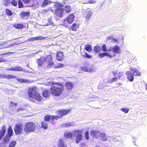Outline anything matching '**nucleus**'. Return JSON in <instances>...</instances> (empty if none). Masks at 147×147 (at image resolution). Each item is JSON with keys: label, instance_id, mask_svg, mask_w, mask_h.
I'll return each mask as SVG.
<instances>
[{"label": "nucleus", "instance_id": "nucleus-39", "mask_svg": "<svg viewBox=\"0 0 147 147\" xmlns=\"http://www.w3.org/2000/svg\"><path fill=\"white\" fill-rule=\"evenodd\" d=\"M2 2L4 5L7 6L9 4L10 0H3Z\"/></svg>", "mask_w": 147, "mask_h": 147}, {"label": "nucleus", "instance_id": "nucleus-38", "mask_svg": "<svg viewBox=\"0 0 147 147\" xmlns=\"http://www.w3.org/2000/svg\"><path fill=\"white\" fill-rule=\"evenodd\" d=\"M42 127L45 129H47L48 128V124L47 123L45 122H42Z\"/></svg>", "mask_w": 147, "mask_h": 147}, {"label": "nucleus", "instance_id": "nucleus-43", "mask_svg": "<svg viewBox=\"0 0 147 147\" xmlns=\"http://www.w3.org/2000/svg\"><path fill=\"white\" fill-rule=\"evenodd\" d=\"M97 1L95 0H89L88 2L84 3V4H94L96 3Z\"/></svg>", "mask_w": 147, "mask_h": 147}, {"label": "nucleus", "instance_id": "nucleus-26", "mask_svg": "<svg viewBox=\"0 0 147 147\" xmlns=\"http://www.w3.org/2000/svg\"><path fill=\"white\" fill-rule=\"evenodd\" d=\"M7 132L8 134L7 135L11 137V136H12L13 131L12 128L11 126H9V128L7 129Z\"/></svg>", "mask_w": 147, "mask_h": 147}, {"label": "nucleus", "instance_id": "nucleus-20", "mask_svg": "<svg viewBox=\"0 0 147 147\" xmlns=\"http://www.w3.org/2000/svg\"><path fill=\"white\" fill-rule=\"evenodd\" d=\"M63 55L62 52L60 51L58 52L57 53V59L58 61H61L63 59Z\"/></svg>", "mask_w": 147, "mask_h": 147}, {"label": "nucleus", "instance_id": "nucleus-22", "mask_svg": "<svg viewBox=\"0 0 147 147\" xmlns=\"http://www.w3.org/2000/svg\"><path fill=\"white\" fill-rule=\"evenodd\" d=\"M58 146L59 147H66V145L64 144V141L62 139H60L58 142Z\"/></svg>", "mask_w": 147, "mask_h": 147}, {"label": "nucleus", "instance_id": "nucleus-53", "mask_svg": "<svg viewBox=\"0 0 147 147\" xmlns=\"http://www.w3.org/2000/svg\"><path fill=\"white\" fill-rule=\"evenodd\" d=\"M121 110L125 113H127L128 112L129 110L128 109L125 108H123L121 109Z\"/></svg>", "mask_w": 147, "mask_h": 147}, {"label": "nucleus", "instance_id": "nucleus-16", "mask_svg": "<svg viewBox=\"0 0 147 147\" xmlns=\"http://www.w3.org/2000/svg\"><path fill=\"white\" fill-rule=\"evenodd\" d=\"M74 85V84L70 82H67L65 84V88L68 90H71L73 88Z\"/></svg>", "mask_w": 147, "mask_h": 147}, {"label": "nucleus", "instance_id": "nucleus-47", "mask_svg": "<svg viewBox=\"0 0 147 147\" xmlns=\"http://www.w3.org/2000/svg\"><path fill=\"white\" fill-rule=\"evenodd\" d=\"M18 4L19 7V8H21L23 7V4L22 1L21 0H19Z\"/></svg>", "mask_w": 147, "mask_h": 147}, {"label": "nucleus", "instance_id": "nucleus-24", "mask_svg": "<svg viewBox=\"0 0 147 147\" xmlns=\"http://www.w3.org/2000/svg\"><path fill=\"white\" fill-rule=\"evenodd\" d=\"M79 24H78L74 23L71 27V29L73 31H76L79 28Z\"/></svg>", "mask_w": 147, "mask_h": 147}, {"label": "nucleus", "instance_id": "nucleus-1", "mask_svg": "<svg viewBox=\"0 0 147 147\" xmlns=\"http://www.w3.org/2000/svg\"><path fill=\"white\" fill-rule=\"evenodd\" d=\"M53 85L51 86V92L52 94L55 96H59L61 95L64 91V86L62 83L56 82L52 83Z\"/></svg>", "mask_w": 147, "mask_h": 147}, {"label": "nucleus", "instance_id": "nucleus-13", "mask_svg": "<svg viewBox=\"0 0 147 147\" xmlns=\"http://www.w3.org/2000/svg\"><path fill=\"white\" fill-rule=\"evenodd\" d=\"M100 132L98 130H92L90 131V134L93 138H98L100 137Z\"/></svg>", "mask_w": 147, "mask_h": 147}, {"label": "nucleus", "instance_id": "nucleus-17", "mask_svg": "<svg viewBox=\"0 0 147 147\" xmlns=\"http://www.w3.org/2000/svg\"><path fill=\"white\" fill-rule=\"evenodd\" d=\"M112 50L114 53H119L121 52V50L119 47L117 45L114 46L112 47Z\"/></svg>", "mask_w": 147, "mask_h": 147}, {"label": "nucleus", "instance_id": "nucleus-35", "mask_svg": "<svg viewBox=\"0 0 147 147\" xmlns=\"http://www.w3.org/2000/svg\"><path fill=\"white\" fill-rule=\"evenodd\" d=\"M65 137L69 138H71L73 136H74V134H73V131L71 133H69L65 135Z\"/></svg>", "mask_w": 147, "mask_h": 147}, {"label": "nucleus", "instance_id": "nucleus-27", "mask_svg": "<svg viewBox=\"0 0 147 147\" xmlns=\"http://www.w3.org/2000/svg\"><path fill=\"white\" fill-rule=\"evenodd\" d=\"M87 14L86 16V18L88 20L90 18V17L92 16L93 12H92V10H90L88 11V12H86Z\"/></svg>", "mask_w": 147, "mask_h": 147}, {"label": "nucleus", "instance_id": "nucleus-44", "mask_svg": "<svg viewBox=\"0 0 147 147\" xmlns=\"http://www.w3.org/2000/svg\"><path fill=\"white\" fill-rule=\"evenodd\" d=\"M117 77H114L109 81V83H112L113 82L117 81Z\"/></svg>", "mask_w": 147, "mask_h": 147}, {"label": "nucleus", "instance_id": "nucleus-12", "mask_svg": "<svg viewBox=\"0 0 147 147\" xmlns=\"http://www.w3.org/2000/svg\"><path fill=\"white\" fill-rule=\"evenodd\" d=\"M8 41H5L4 42L1 43H0V45L2 46L1 48H10L12 47L13 46L17 45V44L15 42L13 43V44L11 45L8 44Z\"/></svg>", "mask_w": 147, "mask_h": 147}, {"label": "nucleus", "instance_id": "nucleus-4", "mask_svg": "<svg viewBox=\"0 0 147 147\" xmlns=\"http://www.w3.org/2000/svg\"><path fill=\"white\" fill-rule=\"evenodd\" d=\"M42 97L38 93L36 94L32 98H30L29 100L38 104H40L42 102Z\"/></svg>", "mask_w": 147, "mask_h": 147}, {"label": "nucleus", "instance_id": "nucleus-21", "mask_svg": "<svg viewBox=\"0 0 147 147\" xmlns=\"http://www.w3.org/2000/svg\"><path fill=\"white\" fill-rule=\"evenodd\" d=\"M100 137L101 140L103 141H105L107 140V138L106 135L104 133H100Z\"/></svg>", "mask_w": 147, "mask_h": 147}, {"label": "nucleus", "instance_id": "nucleus-46", "mask_svg": "<svg viewBox=\"0 0 147 147\" xmlns=\"http://www.w3.org/2000/svg\"><path fill=\"white\" fill-rule=\"evenodd\" d=\"M35 40H43L45 39V38L42 36H38L37 37H35Z\"/></svg>", "mask_w": 147, "mask_h": 147}, {"label": "nucleus", "instance_id": "nucleus-61", "mask_svg": "<svg viewBox=\"0 0 147 147\" xmlns=\"http://www.w3.org/2000/svg\"><path fill=\"white\" fill-rule=\"evenodd\" d=\"M47 57L49 59H51L52 58V57L51 55H48L47 56Z\"/></svg>", "mask_w": 147, "mask_h": 147}, {"label": "nucleus", "instance_id": "nucleus-59", "mask_svg": "<svg viewBox=\"0 0 147 147\" xmlns=\"http://www.w3.org/2000/svg\"><path fill=\"white\" fill-rule=\"evenodd\" d=\"M13 105H14V107H15L17 105V104L16 103L14 104L13 103L11 102L10 104V107L13 106Z\"/></svg>", "mask_w": 147, "mask_h": 147}, {"label": "nucleus", "instance_id": "nucleus-34", "mask_svg": "<svg viewBox=\"0 0 147 147\" xmlns=\"http://www.w3.org/2000/svg\"><path fill=\"white\" fill-rule=\"evenodd\" d=\"M48 22L47 24H45V26H47L50 25H52L53 26L55 25V24L52 22L51 19H48Z\"/></svg>", "mask_w": 147, "mask_h": 147}, {"label": "nucleus", "instance_id": "nucleus-31", "mask_svg": "<svg viewBox=\"0 0 147 147\" xmlns=\"http://www.w3.org/2000/svg\"><path fill=\"white\" fill-rule=\"evenodd\" d=\"M85 49L86 50L90 53L92 51V47L90 45H86L85 47Z\"/></svg>", "mask_w": 147, "mask_h": 147}, {"label": "nucleus", "instance_id": "nucleus-40", "mask_svg": "<svg viewBox=\"0 0 147 147\" xmlns=\"http://www.w3.org/2000/svg\"><path fill=\"white\" fill-rule=\"evenodd\" d=\"M48 0H44V1L42 2V6L43 7H46L48 4Z\"/></svg>", "mask_w": 147, "mask_h": 147}, {"label": "nucleus", "instance_id": "nucleus-5", "mask_svg": "<svg viewBox=\"0 0 147 147\" xmlns=\"http://www.w3.org/2000/svg\"><path fill=\"white\" fill-rule=\"evenodd\" d=\"M60 4L56 3L54 5L55 11L54 13L59 17H62L64 14V10L60 6Z\"/></svg>", "mask_w": 147, "mask_h": 147}, {"label": "nucleus", "instance_id": "nucleus-18", "mask_svg": "<svg viewBox=\"0 0 147 147\" xmlns=\"http://www.w3.org/2000/svg\"><path fill=\"white\" fill-rule=\"evenodd\" d=\"M46 61V58L44 57H42L39 59H37V62L38 65L41 66Z\"/></svg>", "mask_w": 147, "mask_h": 147}, {"label": "nucleus", "instance_id": "nucleus-6", "mask_svg": "<svg viewBox=\"0 0 147 147\" xmlns=\"http://www.w3.org/2000/svg\"><path fill=\"white\" fill-rule=\"evenodd\" d=\"M83 132V131L81 129H79L77 130H75L73 131L74 136H75L76 142V143H79L82 138V135Z\"/></svg>", "mask_w": 147, "mask_h": 147}, {"label": "nucleus", "instance_id": "nucleus-64", "mask_svg": "<svg viewBox=\"0 0 147 147\" xmlns=\"http://www.w3.org/2000/svg\"><path fill=\"white\" fill-rule=\"evenodd\" d=\"M112 48H111L110 49H108L107 50H108V51H111L112 50Z\"/></svg>", "mask_w": 147, "mask_h": 147}, {"label": "nucleus", "instance_id": "nucleus-57", "mask_svg": "<svg viewBox=\"0 0 147 147\" xmlns=\"http://www.w3.org/2000/svg\"><path fill=\"white\" fill-rule=\"evenodd\" d=\"M30 1V0H22L23 2L26 4H27L29 3Z\"/></svg>", "mask_w": 147, "mask_h": 147}, {"label": "nucleus", "instance_id": "nucleus-30", "mask_svg": "<svg viewBox=\"0 0 147 147\" xmlns=\"http://www.w3.org/2000/svg\"><path fill=\"white\" fill-rule=\"evenodd\" d=\"M101 50L100 47L97 46L95 47L94 48V51L96 53H98Z\"/></svg>", "mask_w": 147, "mask_h": 147}, {"label": "nucleus", "instance_id": "nucleus-60", "mask_svg": "<svg viewBox=\"0 0 147 147\" xmlns=\"http://www.w3.org/2000/svg\"><path fill=\"white\" fill-rule=\"evenodd\" d=\"M99 56L101 58L103 57L104 56L103 53L99 54Z\"/></svg>", "mask_w": 147, "mask_h": 147}, {"label": "nucleus", "instance_id": "nucleus-52", "mask_svg": "<svg viewBox=\"0 0 147 147\" xmlns=\"http://www.w3.org/2000/svg\"><path fill=\"white\" fill-rule=\"evenodd\" d=\"M11 4L14 6L17 5V2L15 0H13L11 2Z\"/></svg>", "mask_w": 147, "mask_h": 147}, {"label": "nucleus", "instance_id": "nucleus-25", "mask_svg": "<svg viewBox=\"0 0 147 147\" xmlns=\"http://www.w3.org/2000/svg\"><path fill=\"white\" fill-rule=\"evenodd\" d=\"M129 56V60L130 61L131 63L132 62H135L136 61V59L135 58L134 55H133L132 54H131Z\"/></svg>", "mask_w": 147, "mask_h": 147}, {"label": "nucleus", "instance_id": "nucleus-37", "mask_svg": "<svg viewBox=\"0 0 147 147\" xmlns=\"http://www.w3.org/2000/svg\"><path fill=\"white\" fill-rule=\"evenodd\" d=\"M84 55H82L84 57L87 58L88 59H90L92 58V56L90 55H89L87 54L86 52H84Z\"/></svg>", "mask_w": 147, "mask_h": 147}, {"label": "nucleus", "instance_id": "nucleus-8", "mask_svg": "<svg viewBox=\"0 0 147 147\" xmlns=\"http://www.w3.org/2000/svg\"><path fill=\"white\" fill-rule=\"evenodd\" d=\"M24 126L22 124H17L16 125L14 129L15 133L16 135H20L23 132Z\"/></svg>", "mask_w": 147, "mask_h": 147}, {"label": "nucleus", "instance_id": "nucleus-54", "mask_svg": "<svg viewBox=\"0 0 147 147\" xmlns=\"http://www.w3.org/2000/svg\"><path fill=\"white\" fill-rule=\"evenodd\" d=\"M80 147H86L85 144L84 143H82L80 144Z\"/></svg>", "mask_w": 147, "mask_h": 147}, {"label": "nucleus", "instance_id": "nucleus-15", "mask_svg": "<svg viewBox=\"0 0 147 147\" xmlns=\"http://www.w3.org/2000/svg\"><path fill=\"white\" fill-rule=\"evenodd\" d=\"M6 131V128L4 125L2 126L0 129V141L4 136Z\"/></svg>", "mask_w": 147, "mask_h": 147}, {"label": "nucleus", "instance_id": "nucleus-42", "mask_svg": "<svg viewBox=\"0 0 147 147\" xmlns=\"http://www.w3.org/2000/svg\"><path fill=\"white\" fill-rule=\"evenodd\" d=\"M16 142L15 141L11 142L10 144L9 147H14L16 145Z\"/></svg>", "mask_w": 147, "mask_h": 147}, {"label": "nucleus", "instance_id": "nucleus-10", "mask_svg": "<svg viewBox=\"0 0 147 147\" xmlns=\"http://www.w3.org/2000/svg\"><path fill=\"white\" fill-rule=\"evenodd\" d=\"M131 71L133 73V74H131L130 76H129V81L132 82L134 79V75L136 76H140L141 74L139 71L136 68H134L131 69Z\"/></svg>", "mask_w": 147, "mask_h": 147}, {"label": "nucleus", "instance_id": "nucleus-62", "mask_svg": "<svg viewBox=\"0 0 147 147\" xmlns=\"http://www.w3.org/2000/svg\"><path fill=\"white\" fill-rule=\"evenodd\" d=\"M113 73L114 76H115L117 74V73L116 72H115V71L113 72Z\"/></svg>", "mask_w": 147, "mask_h": 147}, {"label": "nucleus", "instance_id": "nucleus-56", "mask_svg": "<svg viewBox=\"0 0 147 147\" xmlns=\"http://www.w3.org/2000/svg\"><path fill=\"white\" fill-rule=\"evenodd\" d=\"M123 74L122 72H119L118 75V77L119 79L123 75Z\"/></svg>", "mask_w": 147, "mask_h": 147}, {"label": "nucleus", "instance_id": "nucleus-28", "mask_svg": "<svg viewBox=\"0 0 147 147\" xmlns=\"http://www.w3.org/2000/svg\"><path fill=\"white\" fill-rule=\"evenodd\" d=\"M74 125L73 123H63L62 126L63 127H69L73 125Z\"/></svg>", "mask_w": 147, "mask_h": 147}, {"label": "nucleus", "instance_id": "nucleus-41", "mask_svg": "<svg viewBox=\"0 0 147 147\" xmlns=\"http://www.w3.org/2000/svg\"><path fill=\"white\" fill-rule=\"evenodd\" d=\"M63 64L61 63H59L57 64L56 65H55L54 67V68H61L63 67Z\"/></svg>", "mask_w": 147, "mask_h": 147}, {"label": "nucleus", "instance_id": "nucleus-49", "mask_svg": "<svg viewBox=\"0 0 147 147\" xmlns=\"http://www.w3.org/2000/svg\"><path fill=\"white\" fill-rule=\"evenodd\" d=\"M85 136L86 139V140H88L89 139V133L88 131H86L85 133Z\"/></svg>", "mask_w": 147, "mask_h": 147}, {"label": "nucleus", "instance_id": "nucleus-2", "mask_svg": "<svg viewBox=\"0 0 147 147\" xmlns=\"http://www.w3.org/2000/svg\"><path fill=\"white\" fill-rule=\"evenodd\" d=\"M70 111V110L69 109L59 110L56 112V114L58 115H47L45 117L44 119L45 121H49L50 119H55L57 120L63 115L67 114Z\"/></svg>", "mask_w": 147, "mask_h": 147}, {"label": "nucleus", "instance_id": "nucleus-50", "mask_svg": "<svg viewBox=\"0 0 147 147\" xmlns=\"http://www.w3.org/2000/svg\"><path fill=\"white\" fill-rule=\"evenodd\" d=\"M102 49L103 51L105 52V51H108V50H107L106 49V46L104 44L102 46Z\"/></svg>", "mask_w": 147, "mask_h": 147}, {"label": "nucleus", "instance_id": "nucleus-58", "mask_svg": "<svg viewBox=\"0 0 147 147\" xmlns=\"http://www.w3.org/2000/svg\"><path fill=\"white\" fill-rule=\"evenodd\" d=\"M24 110H25L24 109L20 108L19 109H18L17 110V111L18 112H20V111L21 112V111H23Z\"/></svg>", "mask_w": 147, "mask_h": 147}, {"label": "nucleus", "instance_id": "nucleus-33", "mask_svg": "<svg viewBox=\"0 0 147 147\" xmlns=\"http://www.w3.org/2000/svg\"><path fill=\"white\" fill-rule=\"evenodd\" d=\"M24 25L22 24H16L13 25V26L16 28L18 29H22V28Z\"/></svg>", "mask_w": 147, "mask_h": 147}, {"label": "nucleus", "instance_id": "nucleus-29", "mask_svg": "<svg viewBox=\"0 0 147 147\" xmlns=\"http://www.w3.org/2000/svg\"><path fill=\"white\" fill-rule=\"evenodd\" d=\"M103 53L104 56H107L110 58L114 57L115 55V54L114 53L111 54L110 53Z\"/></svg>", "mask_w": 147, "mask_h": 147}, {"label": "nucleus", "instance_id": "nucleus-19", "mask_svg": "<svg viewBox=\"0 0 147 147\" xmlns=\"http://www.w3.org/2000/svg\"><path fill=\"white\" fill-rule=\"evenodd\" d=\"M81 68L82 70L86 72H91L93 71V70L91 67L89 66H85L82 67H81Z\"/></svg>", "mask_w": 147, "mask_h": 147}, {"label": "nucleus", "instance_id": "nucleus-11", "mask_svg": "<svg viewBox=\"0 0 147 147\" xmlns=\"http://www.w3.org/2000/svg\"><path fill=\"white\" fill-rule=\"evenodd\" d=\"M37 93L36 88L34 87L29 88L27 91V94L29 96V99L32 98L36 93Z\"/></svg>", "mask_w": 147, "mask_h": 147}, {"label": "nucleus", "instance_id": "nucleus-45", "mask_svg": "<svg viewBox=\"0 0 147 147\" xmlns=\"http://www.w3.org/2000/svg\"><path fill=\"white\" fill-rule=\"evenodd\" d=\"M65 10L68 13L71 11V8L69 6H66L65 7Z\"/></svg>", "mask_w": 147, "mask_h": 147}, {"label": "nucleus", "instance_id": "nucleus-63", "mask_svg": "<svg viewBox=\"0 0 147 147\" xmlns=\"http://www.w3.org/2000/svg\"><path fill=\"white\" fill-rule=\"evenodd\" d=\"M38 4H37V5H36L34 7L35 8H36L37 7H38Z\"/></svg>", "mask_w": 147, "mask_h": 147}, {"label": "nucleus", "instance_id": "nucleus-9", "mask_svg": "<svg viewBox=\"0 0 147 147\" xmlns=\"http://www.w3.org/2000/svg\"><path fill=\"white\" fill-rule=\"evenodd\" d=\"M74 19V15L73 14H71L64 20L63 22V26L66 27L68 26L67 24V23L69 24H71L73 22Z\"/></svg>", "mask_w": 147, "mask_h": 147}, {"label": "nucleus", "instance_id": "nucleus-14", "mask_svg": "<svg viewBox=\"0 0 147 147\" xmlns=\"http://www.w3.org/2000/svg\"><path fill=\"white\" fill-rule=\"evenodd\" d=\"M23 69L21 67L16 66L14 67H12L11 68H8V71H23Z\"/></svg>", "mask_w": 147, "mask_h": 147}, {"label": "nucleus", "instance_id": "nucleus-51", "mask_svg": "<svg viewBox=\"0 0 147 147\" xmlns=\"http://www.w3.org/2000/svg\"><path fill=\"white\" fill-rule=\"evenodd\" d=\"M22 16H28L29 14L30 13L28 12H24L22 13Z\"/></svg>", "mask_w": 147, "mask_h": 147}, {"label": "nucleus", "instance_id": "nucleus-7", "mask_svg": "<svg viewBox=\"0 0 147 147\" xmlns=\"http://www.w3.org/2000/svg\"><path fill=\"white\" fill-rule=\"evenodd\" d=\"M0 77H3L7 79L15 78L18 81L24 83H27L29 82L28 80L19 78L17 76L11 75H6L5 74H3L2 75H0Z\"/></svg>", "mask_w": 147, "mask_h": 147}, {"label": "nucleus", "instance_id": "nucleus-48", "mask_svg": "<svg viewBox=\"0 0 147 147\" xmlns=\"http://www.w3.org/2000/svg\"><path fill=\"white\" fill-rule=\"evenodd\" d=\"M6 14L9 16H11L12 14L10 10L7 9H6Z\"/></svg>", "mask_w": 147, "mask_h": 147}, {"label": "nucleus", "instance_id": "nucleus-23", "mask_svg": "<svg viewBox=\"0 0 147 147\" xmlns=\"http://www.w3.org/2000/svg\"><path fill=\"white\" fill-rule=\"evenodd\" d=\"M50 95V93L47 90H45L42 93V95L45 97L48 98L49 97Z\"/></svg>", "mask_w": 147, "mask_h": 147}, {"label": "nucleus", "instance_id": "nucleus-55", "mask_svg": "<svg viewBox=\"0 0 147 147\" xmlns=\"http://www.w3.org/2000/svg\"><path fill=\"white\" fill-rule=\"evenodd\" d=\"M34 40H35L34 37L30 38L28 39V40L29 41H33Z\"/></svg>", "mask_w": 147, "mask_h": 147}, {"label": "nucleus", "instance_id": "nucleus-36", "mask_svg": "<svg viewBox=\"0 0 147 147\" xmlns=\"http://www.w3.org/2000/svg\"><path fill=\"white\" fill-rule=\"evenodd\" d=\"M48 65L49 67L54 68V66H55L54 64V63L51 60L49 61Z\"/></svg>", "mask_w": 147, "mask_h": 147}, {"label": "nucleus", "instance_id": "nucleus-3", "mask_svg": "<svg viewBox=\"0 0 147 147\" xmlns=\"http://www.w3.org/2000/svg\"><path fill=\"white\" fill-rule=\"evenodd\" d=\"M36 127V125L32 122H27L25 125L24 129L26 133H30L34 132Z\"/></svg>", "mask_w": 147, "mask_h": 147}, {"label": "nucleus", "instance_id": "nucleus-32", "mask_svg": "<svg viewBox=\"0 0 147 147\" xmlns=\"http://www.w3.org/2000/svg\"><path fill=\"white\" fill-rule=\"evenodd\" d=\"M10 137L7 135H6L3 139V141L6 144L8 143L9 141Z\"/></svg>", "mask_w": 147, "mask_h": 147}]
</instances>
